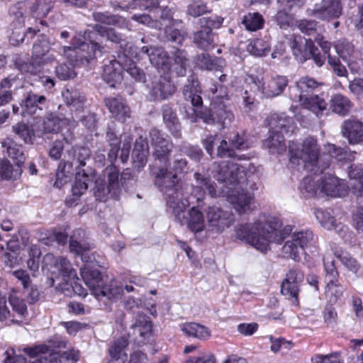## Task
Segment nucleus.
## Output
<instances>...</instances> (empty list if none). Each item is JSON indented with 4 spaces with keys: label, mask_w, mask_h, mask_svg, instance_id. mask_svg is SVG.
Instances as JSON below:
<instances>
[{
    "label": "nucleus",
    "mask_w": 363,
    "mask_h": 363,
    "mask_svg": "<svg viewBox=\"0 0 363 363\" xmlns=\"http://www.w3.org/2000/svg\"><path fill=\"white\" fill-rule=\"evenodd\" d=\"M149 137L152 146V161L150 164L151 173L155 177V184L164 194L169 205L174 207L176 187L182 185L178 177L168 171L174 145L161 130L156 128L150 130Z\"/></svg>",
    "instance_id": "1"
},
{
    "label": "nucleus",
    "mask_w": 363,
    "mask_h": 363,
    "mask_svg": "<svg viewBox=\"0 0 363 363\" xmlns=\"http://www.w3.org/2000/svg\"><path fill=\"white\" fill-rule=\"evenodd\" d=\"M291 225L282 228L278 218L260 216L253 224H240L235 229L236 238L251 245L257 250L266 252L272 242L281 243L292 232Z\"/></svg>",
    "instance_id": "2"
},
{
    "label": "nucleus",
    "mask_w": 363,
    "mask_h": 363,
    "mask_svg": "<svg viewBox=\"0 0 363 363\" xmlns=\"http://www.w3.org/2000/svg\"><path fill=\"white\" fill-rule=\"evenodd\" d=\"M289 148L290 164L299 169L302 168L314 174L322 173L328 169L332 159L337 157L341 150L333 144L325 147L326 152L320 153L317 140L309 137L306 138L301 144L291 143Z\"/></svg>",
    "instance_id": "3"
},
{
    "label": "nucleus",
    "mask_w": 363,
    "mask_h": 363,
    "mask_svg": "<svg viewBox=\"0 0 363 363\" xmlns=\"http://www.w3.org/2000/svg\"><path fill=\"white\" fill-rule=\"evenodd\" d=\"M176 189L177 193L174 195V206H170L166 199L169 212L181 225L187 224L189 228L195 233L202 231L206 228L202 213L193 207L188 213L189 216L186 217L185 210L190 205L191 201L184 195L182 184L176 187Z\"/></svg>",
    "instance_id": "4"
},
{
    "label": "nucleus",
    "mask_w": 363,
    "mask_h": 363,
    "mask_svg": "<svg viewBox=\"0 0 363 363\" xmlns=\"http://www.w3.org/2000/svg\"><path fill=\"white\" fill-rule=\"evenodd\" d=\"M89 42H81L77 46H65L62 54L76 65H87L90 61L101 56L104 48L101 45V40L94 33L87 34Z\"/></svg>",
    "instance_id": "5"
},
{
    "label": "nucleus",
    "mask_w": 363,
    "mask_h": 363,
    "mask_svg": "<svg viewBox=\"0 0 363 363\" xmlns=\"http://www.w3.org/2000/svg\"><path fill=\"white\" fill-rule=\"evenodd\" d=\"M91 151L85 147H74L67 150L58 165L55 186L60 187L68 182L74 166L75 170L86 169V161L90 159Z\"/></svg>",
    "instance_id": "6"
},
{
    "label": "nucleus",
    "mask_w": 363,
    "mask_h": 363,
    "mask_svg": "<svg viewBox=\"0 0 363 363\" xmlns=\"http://www.w3.org/2000/svg\"><path fill=\"white\" fill-rule=\"evenodd\" d=\"M118 178L119 171L111 167L108 172L107 182L102 178L96 179L93 189L96 199L103 202L108 199H118L122 192Z\"/></svg>",
    "instance_id": "7"
},
{
    "label": "nucleus",
    "mask_w": 363,
    "mask_h": 363,
    "mask_svg": "<svg viewBox=\"0 0 363 363\" xmlns=\"http://www.w3.org/2000/svg\"><path fill=\"white\" fill-rule=\"evenodd\" d=\"M318 83L308 76L301 77L296 82V86L300 91L299 101L305 108L315 112L318 116L326 109L327 103L324 99L315 95L308 97L309 93L318 87Z\"/></svg>",
    "instance_id": "8"
},
{
    "label": "nucleus",
    "mask_w": 363,
    "mask_h": 363,
    "mask_svg": "<svg viewBox=\"0 0 363 363\" xmlns=\"http://www.w3.org/2000/svg\"><path fill=\"white\" fill-rule=\"evenodd\" d=\"M315 235L311 230H306L294 232L290 240L282 247V252L286 257L297 260L306 247L313 245Z\"/></svg>",
    "instance_id": "9"
},
{
    "label": "nucleus",
    "mask_w": 363,
    "mask_h": 363,
    "mask_svg": "<svg viewBox=\"0 0 363 363\" xmlns=\"http://www.w3.org/2000/svg\"><path fill=\"white\" fill-rule=\"evenodd\" d=\"M127 60L123 52V47L121 45V50L117 52V56H113V59L104 65L102 79L110 87H116L117 84H121L122 71L124 65H128Z\"/></svg>",
    "instance_id": "10"
},
{
    "label": "nucleus",
    "mask_w": 363,
    "mask_h": 363,
    "mask_svg": "<svg viewBox=\"0 0 363 363\" xmlns=\"http://www.w3.org/2000/svg\"><path fill=\"white\" fill-rule=\"evenodd\" d=\"M250 79L256 89L267 98L280 95L288 84V79L284 76H276L265 80L254 77Z\"/></svg>",
    "instance_id": "11"
},
{
    "label": "nucleus",
    "mask_w": 363,
    "mask_h": 363,
    "mask_svg": "<svg viewBox=\"0 0 363 363\" xmlns=\"http://www.w3.org/2000/svg\"><path fill=\"white\" fill-rule=\"evenodd\" d=\"M215 177L225 185V190L229 187H234L239 184V177L243 170H240V166L234 162H223L220 164L214 163Z\"/></svg>",
    "instance_id": "12"
},
{
    "label": "nucleus",
    "mask_w": 363,
    "mask_h": 363,
    "mask_svg": "<svg viewBox=\"0 0 363 363\" xmlns=\"http://www.w3.org/2000/svg\"><path fill=\"white\" fill-rule=\"evenodd\" d=\"M207 230L215 233H219L225 228H229L233 222V218L228 211H225L218 207H209L207 211Z\"/></svg>",
    "instance_id": "13"
},
{
    "label": "nucleus",
    "mask_w": 363,
    "mask_h": 363,
    "mask_svg": "<svg viewBox=\"0 0 363 363\" xmlns=\"http://www.w3.org/2000/svg\"><path fill=\"white\" fill-rule=\"evenodd\" d=\"M304 278L303 273L298 269H290L282 281L281 292L282 295L291 299L294 305L298 304L299 284Z\"/></svg>",
    "instance_id": "14"
},
{
    "label": "nucleus",
    "mask_w": 363,
    "mask_h": 363,
    "mask_svg": "<svg viewBox=\"0 0 363 363\" xmlns=\"http://www.w3.org/2000/svg\"><path fill=\"white\" fill-rule=\"evenodd\" d=\"M342 13V5L340 0H322L316 3L309 14L321 20H330L339 18Z\"/></svg>",
    "instance_id": "15"
},
{
    "label": "nucleus",
    "mask_w": 363,
    "mask_h": 363,
    "mask_svg": "<svg viewBox=\"0 0 363 363\" xmlns=\"http://www.w3.org/2000/svg\"><path fill=\"white\" fill-rule=\"evenodd\" d=\"M148 95L151 100H164L172 96L175 91L174 85L165 77H155L147 85Z\"/></svg>",
    "instance_id": "16"
},
{
    "label": "nucleus",
    "mask_w": 363,
    "mask_h": 363,
    "mask_svg": "<svg viewBox=\"0 0 363 363\" xmlns=\"http://www.w3.org/2000/svg\"><path fill=\"white\" fill-rule=\"evenodd\" d=\"M234 208L240 213H245L251 210V206L253 203L252 196L238 185L234 187H229L228 190L222 189Z\"/></svg>",
    "instance_id": "17"
},
{
    "label": "nucleus",
    "mask_w": 363,
    "mask_h": 363,
    "mask_svg": "<svg viewBox=\"0 0 363 363\" xmlns=\"http://www.w3.org/2000/svg\"><path fill=\"white\" fill-rule=\"evenodd\" d=\"M50 48V43L45 36H41L33 46L32 59L35 63L42 66L45 71L48 70L47 68L48 65H51L56 61L55 57L49 53Z\"/></svg>",
    "instance_id": "18"
},
{
    "label": "nucleus",
    "mask_w": 363,
    "mask_h": 363,
    "mask_svg": "<svg viewBox=\"0 0 363 363\" xmlns=\"http://www.w3.org/2000/svg\"><path fill=\"white\" fill-rule=\"evenodd\" d=\"M48 100L44 95L36 94L33 91L28 92L21 101V115H40L48 107Z\"/></svg>",
    "instance_id": "19"
},
{
    "label": "nucleus",
    "mask_w": 363,
    "mask_h": 363,
    "mask_svg": "<svg viewBox=\"0 0 363 363\" xmlns=\"http://www.w3.org/2000/svg\"><path fill=\"white\" fill-rule=\"evenodd\" d=\"M319 182L320 183V193L327 196L342 197L345 196L348 192V188L345 182L335 176L325 174L317 179V182Z\"/></svg>",
    "instance_id": "20"
},
{
    "label": "nucleus",
    "mask_w": 363,
    "mask_h": 363,
    "mask_svg": "<svg viewBox=\"0 0 363 363\" xmlns=\"http://www.w3.org/2000/svg\"><path fill=\"white\" fill-rule=\"evenodd\" d=\"M194 183L192 184L191 196L196 198L198 203L202 201L206 191L211 196L216 194L215 184L209 176L199 172L194 174Z\"/></svg>",
    "instance_id": "21"
},
{
    "label": "nucleus",
    "mask_w": 363,
    "mask_h": 363,
    "mask_svg": "<svg viewBox=\"0 0 363 363\" xmlns=\"http://www.w3.org/2000/svg\"><path fill=\"white\" fill-rule=\"evenodd\" d=\"M43 262L45 264H53L65 282L70 278L78 279L76 271L66 257H55L52 254L48 253L44 256Z\"/></svg>",
    "instance_id": "22"
},
{
    "label": "nucleus",
    "mask_w": 363,
    "mask_h": 363,
    "mask_svg": "<svg viewBox=\"0 0 363 363\" xmlns=\"http://www.w3.org/2000/svg\"><path fill=\"white\" fill-rule=\"evenodd\" d=\"M141 52L148 56L150 63L158 69H169L170 56L162 47L143 46Z\"/></svg>",
    "instance_id": "23"
},
{
    "label": "nucleus",
    "mask_w": 363,
    "mask_h": 363,
    "mask_svg": "<svg viewBox=\"0 0 363 363\" xmlns=\"http://www.w3.org/2000/svg\"><path fill=\"white\" fill-rule=\"evenodd\" d=\"M105 106L118 121L125 122L130 117V110L125 101L121 96H110L104 99Z\"/></svg>",
    "instance_id": "24"
},
{
    "label": "nucleus",
    "mask_w": 363,
    "mask_h": 363,
    "mask_svg": "<svg viewBox=\"0 0 363 363\" xmlns=\"http://www.w3.org/2000/svg\"><path fill=\"white\" fill-rule=\"evenodd\" d=\"M267 125L271 133L288 134L294 130V121L284 114H272L267 118Z\"/></svg>",
    "instance_id": "25"
},
{
    "label": "nucleus",
    "mask_w": 363,
    "mask_h": 363,
    "mask_svg": "<svg viewBox=\"0 0 363 363\" xmlns=\"http://www.w3.org/2000/svg\"><path fill=\"white\" fill-rule=\"evenodd\" d=\"M341 133L350 144L354 145L363 142V122L355 119L344 121L341 126Z\"/></svg>",
    "instance_id": "26"
},
{
    "label": "nucleus",
    "mask_w": 363,
    "mask_h": 363,
    "mask_svg": "<svg viewBox=\"0 0 363 363\" xmlns=\"http://www.w3.org/2000/svg\"><path fill=\"white\" fill-rule=\"evenodd\" d=\"M220 97L223 98L222 96L218 95L212 99L213 116L214 119H216V123L222 124V127L224 128L233 121L234 114L226 103L228 101H220Z\"/></svg>",
    "instance_id": "27"
},
{
    "label": "nucleus",
    "mask_w": 363,
    "mask_h": 363,
    "mask_svg": "<svg viewBox=\"0 0 363 363\" xmlns=\"http://www.w3.org/2000/svg\"><path fill=\"white\" fill-rule=\"evenodd\" d=\"M201 89L197 76L192 73L187 79L183 89V94L186 101H190L194 106H200L202 104L201 96Z\"/></svg>",
    "instance_id": "28"
},
{
    "label": "nucleus",
    "mask_w": 363,
    "mask_h": 363,
    "mask_svg": "<svg viewBox=\"0 0 363 363\" xmlns=\"http://www.w3.org/2000/svg\"><path fill=\"white\" fill-rule=\"evenodd\" d=\"M191 43L200 50L208 52L216 45L215 33L208 29L200 28L192 33Z\"/></svg>",
    "instance_id": "29"
},
{
    "label": "nucleus",
    "mask_w": 363,
    "mask_h": 363,
    "mask_svg": "<svg viewBox=\"0 0 363 363\" xmlns=\"http://www.w3.org/2000/svg\"><path fill=\"white\" fill-rule=\"evenodd\" d=\"M161 112L166 128L174 138H181V124L173 108L169 104H164L162 106Z\"/></svg>",
    "instance_id": "30"
},
{
    "label": "nucleus",
    "mask_w": 363,
    "mask_h": 363,
    "mask_svg": "<svg viewBox=\"0 0 363 363\" xmlns=\"http://www.w3.org/2000/svg\"><path fill=\"white\" fill-rule=\"evenodd\" d=\"M94 179V170L89 167L86 169L76 171L75 182L72 187L74 196H80L87 189L89 183Z\"/></svg>",
    "instance_id": "31"
},
{
    "label": "nucleus",
    "mask_w": 363,
    "mask_h": 363,
    "mask_svg": "<svg viewBox=\"0 0 363 363\" xmlns=\"http://www.w3.org/2000/svg\"><path fill=\"white\" fill-rule=\"evenodd\" d=\"M149 145L146 138L140 136L135 142L132 153L133 163L135 167L140 169L143 167L147 161Z\"/></svg>",
    "instance_id": "32"
},
{
    "label": "nucleus",
    "mask_w": 363,
    "mask_h": 363,
    "mask_svg": "<svg viewBox=\"0 0 363 363\" xmlns=\"http://www.w3.org/2000/svg\"><path fill=\"white\" fill-rule=\"evenodd\" d=\"M23 352L30 357L38 358L32 363H55L57 362L55 354H52L50 347L45 345H36L33 347H24Z\"/></svg>",
    "instance_id": "33"
},
{
    "label": "nucleus",
    "mask_w": 363,
    "mask_h": 363,
    "mask_svg": "<svg viewBox=\"0 0 363 363\" xmlns=\"http://www.w3.org/2000/svg\"><path fill=\"white\" fill-rule=\"evenodd\" d=\"M1 144V147L6 150L8 155L13 159L15 165H23L26 155L21 145L17 144L10 137L3 139Z\"/></svg>",
    "instance_id": "34"
},
{
    "label": "nucleus",
    "mask_w": 363,
    "mask_h": 363,
    "mask_svg": "<svg viewBox=\"0 0 363 363\" xmlns=\"http://www.w3.org/2000/svg\"><path fill=\"white\" fill-rule=\"evenodd\" d=\"M125 48H123V52L125 55V58L128 60L127 65H124L123 70L126 71L130 76L135 81L139 82H145V74L144 71L138 67L132 60L133 52H132V46L129 43L125 44Z\"/></svg>",
    "instance_id": "35"
},
{
    "label": "nucleus",
    "mask_w": 363,
    "mask_h": 363,
    "mask_svg": "<svg viewBox=\"0 0 363 363\" xmlns=\"http://www.w3.org/2000/svg\"><path fill=\"white\" fill-rule=\"evenodd\" d=\"M81 277L85 284L92 291L96 290L102 282V277L100 272L89 264H85L80 269Z\"/></svg>",
    "instance_id": "36"
},
{
    "label": "nucleus",
    "mask_w": 363,
    "mask_h": 363,
    "mask_svg": "<svg viewBox=\"0 0 363 363\" xmlns=\"http://www.w3.org/2000/svg\"><path fill=\"white\" fill-rule=\"evenodd\" d=\"M84 232L81 229H77L73 232L70 236L69 249L72 252H74L82 256V261L87 262L84 252L90 248L89 245L84 240Z\"/></svg>",
    "instance_id": "37"
},
{
    "label": "nucleus",
    "mask_w": 363,
    "mask_h": 363,
    "mask_svg": "<svg viewBox=\"0 0 363 363\" xmlns=\"http://www.w3.org/2000/svg\"><path fill=\"white\" fill-rule=\"evenodd\" d=\"M170 58L173 61V70L178 77L186 74L189 63L187 52L185 50L174 48Z\"/></svg>",
    "instance_id": "38"
},
{
    "label": "nucleus",
    "mask_w": 363,
    "mask_h": 363,
    "mask_svg": "<svg viewBox=\"0 0 363 363\" xmlns=\"http://www.w3.org/2000/svg\"><path fill=\"white\" fill-rule=\"evenodd\" d=\"M123 293V288L118 286L117 282L114 280L111 281L109 284L102 285L94 291V295L98 299L106 298L108 300L117 299L121 298Z\"/></svg>",
    "instance_id": "39"
},
{
    "label": "nucleus",
    "mask_w": 363,
    "mask_h": 363,
    "mask_svg": "<svg viewBox=\"0 0 363 363\" xmlns=\"http://www.w3.org/2000/svg\"><path fill=\"white\" fill-rule=\"evenodd\" d=\"M152 324L150 318L143 313L138 312L135 317V321L131 325L133 335L138 334L146 338L151 333Z\"/></svg>",
    "instance_id": "40"
},
{
    "label": "nucleus",
    "mask_w": 363,
    "mask_h": 363,
    "mask_svg": "<svg viewBox=\"0 0 363 363\" xmlns=\"http://www.w3.org/2000/svg\"><path fill=\"white\" fill-rule=\"evenodd\" d=\"M309 42H313L311 39H304L301 37L294 38L290 43L293 55L299 62H305L308 60V55L311 46Z\"/></svg>",
    "instance_id": "41"
},
{
    "label": "nucleus",
    "mask_w": 363,
    "mask_h": 363,
    "mask_svg": "<svg viewBox=\"0 0 363 363\" xmlns=\"http://www.w3.org/2000/svg\"><path fill=\"white\" fill-rule=\"evenodd\" d=\"M92 33H94V36L98 35L100 38H106L114 43H120V47L122 45L123 48H125V44L128 43L123 40V36L112 28L96 24L94 26V31Z\"/></svg>",
    "instance_id": "42"
},
{
    "label": "nucleus",
    "mask_w": 363,
    "mask_h": 363,
    "mask_svg": "<svg viewBox=\"0 0 363 363\" xmlns=\"http://www.w3.org/2000/svg\"><path fill=\"white\" fill-rule=\"evenodd\" d=\"M62 98L67 106L76 111L83 108L85 97L75 89H66L62 93Z\"/></svg>",
    "instance_id": "43"
},
{
    "label": "nucleus",
    "mask_w": 363,
    "mask_h": 363,
    "mask_svg": "<svg viewBox=\"0 0 363 363\" xmlns=\"http://www.w3.org/2000/svg\"><path fill=\"white\" fill-rule=\"evenodd\" d=\"M352 104L346 96L341 94H335L330 101V108L335 113L341 116L348 114L351 110Z\"/></svg>",
    "instance_id": "44"
},
{
    "label": "nucleus",
    "mask_w": 363,
    "mask_h": 363,
    "mask_svg": "<svg viewBox=\"0 0 363 363\" xmlns=\"http://www.w3.org/2000/svg\"><path fill=\"white\" fill-rule=\"evenodd\" d=\"M114 129L113 125H108L106 130V139L110 146L108 160L111 163H113L117 160L121 144V140L117 136Z\"/></svg>",
    "instance_id": "45"
},
{
    "label": "nucleus",
    "mask_w": 363,
    "mask_h": 363,
    "mask_svg": "<svg viewBox=\"0 0 363 363\" xmlns=\"http://www.w3.org/2000/svg\"><path fill=\"white\" fill-rule=\"evenodd\" d=\"M182 330L189 337L203 340L210 336L207 328L196 323H187L182 326Z\"/></svg>",
    "instance_id": "46"
},
{
    "label": "nucleus",
    "mask_w": 363,
    "mask_h": 363,
    "mask_svg": "<svg viewBox=\"0 0 363 363\" xmlns=\"http://www.w3.org/2000/svg\"><path fill=\"white\" fill-rule=\"evenodd\" d=\"M346 289L338 281L325 283V294L331 303H336L342 296Z\"/></svg>",
    "instance_id": "47"
},
{
    "label": "nucleus",
    "mask_w": 363,
    "mask_h": 363,
    "mask_svg": "<svg viewBox=\"0 0 363 363\" xmlns=\"http://www.w3.org/2000/svg\"><path fill=\"white\" fill-rule=\"evenodd\" d=\"M14 65L22 73H30L36 75L46 72L42 66L35 63L32 58L30 62H27L20 57H16L14 60Z\"/></svg>",
    "instance_id": "48"
},
{
    "label": "nucleus",
    "mask_w": 363,
    "mask_h": 363,
    "mask_svg": "<svg viewBox=\"0 0 363 363\" xmlns=\"http://www.w3.org/2000/svg\"><path fill=\"white\" fill-rule=\"evenodd\" d=\"M12 131L16 136L25 143H32L35 138L33 128L25 123H18L12 126Z\"/></svg>",
    "instance_id": "49"
},
{
    "label": "nucleus",
    "mask_w": 363,
    "mask_h": 363,
    "mask_svg": "<svg viewBox=\"0 0 363 363\" xmlns=\"http://www.w3.org/2000/svg\"><path fill=\"white\" fill-rule=\"evenodd\" d=\"M272 135L265 142V146L272 153L280 154L286 150L284 135L280 133H271Z\"/></svg>",
    "instance_id": "50"
},
{
    "label": "nucleus",
    "mask_w": 363,
    "mask_h": 363,
    "mask_svg": "<svg viewBox=\"0 0 363 363\" xmlns=\"http://www.w3.org/2000/svg\"><path fill=\"white\" fill-rule=\"evenodd\" d=\"M334 47L338 55L344 60L350 61L351 57L354 53V45L347 39L342 38L337 40Z\"/></svg>",
    "instance_id": "51"
},
{
    "label": "nucleus",
    "mask_w": 363,
    "mask_h": 363,
    "mask_svg": "<svg viewBox=\"0 0 363 363\" xmlns=\"http://www.w3.org/2000/svg\"><path fill=\"white\" fill-rule=\"evenodd\" d=\"M242 23L250 31H256L261 29L264 24V19L259 13H248L244 16Z\"/></svg>",
    "instance_id": "52"
},
{
    "label": "nucleus",
    "mask_w": 363,
    "mask_h": 363,
    "mask_svg": "<svg viewBox=\"0 0 363 363\" xmlns=\"http://www.w3.org/2000/svg\"><path fill=\"white\" fill-rule=\"evenodd\" d=\"M270 50V45L267 40L255 39L247 45V50L255 56L262 57L266 55Z\"/></svg>",
    "instance_id": "53"
},
{
    "label": "nucleus",
    "mask_w": 363,
    "mask_h": 363,
    "mask_svg": "<svg viewBox=\"0 0 363 363\" xmlns=\"http://www.w3.org/2000/svg\"><path fill=\"white\" fill-rule=\"evenodd\" d=\"M320 183L315 181L311 177H306L303 178L300 190L306 197H311L320 193Z\"/></svg>",
    "instance_id": "54"
},
{
    "label": "nucleus",
    "mask_w": 363,
    "mask_h": 363,
    "mask_svg": "<svg viewBox=\"0 0 363 363\" xmlns=\"http://www.w3.org/2000/svg\"><path fill=\"white\" fill-rule=\"evenodd\" d=\"M23 172L22 165L13 167L8 160H3L0 164V173L6 179H16Z\"/></svg>",
    "instance_id": "55"
},
{
    "label": "nucleus",
    "mask_w": 363,
    "mask_h": 363,
    "mask_svg": "<svg viewBox=\"0 0 363 363\" xmlns=\"http://www.w3.org/2000/svg\"><path fill=\"white\" fill-rule=\"evenodd\" d=\"M30 7V4L29 2H18L10 8L9 13L18 21L19 25H23L24 23V18L28 13Z\"/></svg>",
    "instance_id": "56"
},
{
    "label": "nucleus",
    "mask_w": 363,
    "mask_h": 363,
    "mask_svg": "<svg viewBox=\"0 0 363 363\" xmlns=\"http://www.w3.org/2000/svg\"><path fill=\"white\" fill-rule=\"evenodd\" d=\"M210 12L211 9L201 0L191 1L186 9V13L194 18L199 17Z\"/></svg>",
    "instance_id": "57"
},
{
    "label": "nucleus",
    "mask_w": 363,
    "mask_h": 363,
    "mask_svg": "<svg viewBox=\"0 0 363 363\" xmlns=\"http://www.w3.org/2000/svg\"><path fill=\"white\" fill-rule=\"evenodd\" d=\"M52 6L51 0H37L36 3L31 6L30 11L33 16L43 17L48 15Z\"/></svg>",
    "instance_id": "58"
},
{
    "label": "nucleus",
    "mask_w": 363,
    "mask_h": 363,
    "mask_svg": "<svg viewBox=\"0 0 363 363\" xmlns=\"http://www.w3.org/2000/svg\"><path fill=\"white\" fill-rule=\"evenodd\" d=\"M28 259L27 261L28 267L30 271L36 272L39 268L40 257L41 251L36 245H33L28 250Z\"/></svg>",
    "instance_id": "59"
},
{
    "label": "nucleus",
    "mask_w": 363,
    "mask_h": 363,
    "mask_svg": "<svg viewBox=\"0 0 363 363\" xmlns=\"http://www.w3.org/2000/svg\"><path fill=\"white\" fill-rule=\"evenodd\" d=\"M224 18L218 16H211L209 17H203L199 19L198 23L200 28L208 29L213 31V29L219 28L223 23Z\"/></svg>",
    "instance_id": "60"
},
{
    "label": "nucleus",
    "mask_w": 363,
    "mask_h": 363,
    "mask_svg": "<svg viewBox=\"0 0 363 363\" xmlns=\"http://www.w3.org/2000/svg\"><path fill=\"white\" fill-rule=\"evenodd\" d=\"M323 262L325 272V282L338 281L340 276L335 265V260L328 257L324 258Z\"/></svg>",
    "instance_id": "61"
},
{
    "label": "nucleus",
    "mask_w": 363,
    "mask_h": 363,
    "mask_svg": "<svg viewBox=\"0 0 363 363\" xmlns=\"http://www.w3.org/2000/svg\"><path fill=\"white\" fill-rule=\"evenodd\" d=\"M93 18L94 21L97 22L107 25H116L120 22H123L125 21L120 16L111 15L107 12H94L93 13Z\"/></svg>",
    "instance_id": "62"
},
{
    "label": "nucleus",
    "mask_w": 363,
    "mask_h": 363,
    "mask_svg": "<svg viewBox=\"0 0 363 363\" xmlns=\"http://www.w3.org/2000/svg\"><path fill=\"white\" fill-rule=\"evenodd\" d=\"M165 34L169 40L179 45H182L187 37V33L185 30L171 27L165 28Z\"/></svg>",
    "instance_id": "63"
},
{
    "label": "nucleus",
    "mask_w": 363,
    "mask_h": 363,
    "mask_svg": "<svg viewBox=\"0 0 363 363\" xmlns=\"http://www.w3.org/2000/svg\"><path fill=\"white\" fill-rule=\"evenodd\" d=\"M313 363H342L339 352H333L329 354H317L311 358Z\"/></svg>",
    "instance_id": "64"
}]
</instances>
